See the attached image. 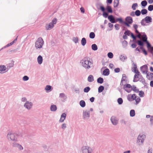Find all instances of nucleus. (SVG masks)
<instances>
[{
    "instance_id": "obj_1",
    "label": "nucleus",
    "mask_w": 153,
    "mask_h": 153,
    "mask_svg": "<svg viewBox=\"0 0 153 153\" xmlns=\"http://www.w3.org/2000/svg\"><path fill=\"white\" fill-rule=\"evenodd\" d=\"M80 63L85 69L88 70L93 66V62L87 58H84L81 60Z\"/></svg>"
},
{
    "instance_id": "obj_2",
    "label": "nucleus",
    "mask_w": 153,
    "mask_h": 153,
    "mask_svg": "<svg viewBox=\"0 0 153 153\" xmlns=\"http://www.w3.org/2000/svg\"><path fill=\"white\" fill-rule=\"evenodd\" d=\"M146 138V135L143 134H140L138 136L136 141V143L139 146H142Z\"/></svg>"
},
{
    "instance_id": "obj_3",
    "label": "nucleus",
    "mask_w": 153,
    "mask_h": 153,
    "mask_svg": "<svg viewBox=\"0 0 153 153\" xmlns=\"http://www.w3.org/2000/svg\"><path fill=\"white\" fill-rule=\"evenodd\" d=\"M140 69L142 73L143 74H146V77L147 78L149 79L150 75H153L152 73H149L148 72V69L147 66L146 65H144L140 68Z\"/></svg>"
},
{
    "instance_id": "obj_4",
    "label": "nucleus",
    "mask_w": 153,
    "mask_h": 153,
    "mask_svg": "<svg viewBox=\"0 0 153 153\" xmlns=\"http://www.w3.org/2000/svg\"><path fill=\"white\" fill-rule=\"evenodd\" d=\"M16 134L9 132L7 135V138L9 141L16 142L17 141V137Z\"/></svg>"
},
{
    "instance_id": "obj_5",
    "label": "nucleus",
    "mask_w": 153,
    "mask_h": 153,
    "mask_svg": "<svg viewBox=\"0 0 153 153\" xmlns=\"http://www.w3.org/2000/svg\"><path fill=\"white\" fill-rule=\"evenodd\" d=\"M44 44V42L43 39L41 37H39L35 42V48L36 49H40L42 47Z\"/></svg>"
},
{
    "instance_id": "obj_6",
    "label": "nucleus",
    "mask_w": 153,
    "mask_h": 153,
    "mask_svg": "<svg viewBox=\"0 0 153 153\" xmlns=\"http://www.w3.org/2000/svg\"><path fill=\"white\" fill-rule=\"evenodd\" d=\"M126 21H123V20H109L112 23H114L116 20H119L120 23L126 25L128 27H129V24H131L133 22V20H125Z\"/></svg>"
},
{
    "instance_id": "obj_7",
    "label": "nucleus",
    "mask_w": 153,
    "mask_h": 153,
    "mask_svg": "<svg viewBox=\"0 0 153 153\" xmlns=\"http://www.w3.org/2000/svg\"><path fill=\"white\" fill-rule=\"evenodd\" d=\"M82 153H92V149L88 146H83L81 148Z\"/></svg>"
},
{
    "instance_id": "obj_8",
    "label": "nucleus",
    "mask_w": 153,
    "mask_h": 153,
    "mask_svg": "<svg viewBox=\"0 0 153 153\" xmlns=\"http://www.w3.org/2000/svg\"><path fill=\"white\" fill-rule=\"evenodd\" d=\"M90 116V111L86 110H83L82 113V117L85 120H88L89 119Z\"/></svg>"
},
{
    "instance_id": "obj_9",
    "label": "nucleus",
    "mask_w": 153,
    "mask_h": 153,
    "mask_svg": "<svg viewBox=\"0 0 153 153\" xmlns=\"http://www.w3.org/2000/svg\"><path fill=\"white\" fill-rule=\"evenodd\" d=\"M57 20H53L52 22H50L48 24H46L45 27L47 30H50L53 28L54 25L57 22Z\"/></svg>"
},
{
    "instance_id": "obj_10",
    "label": "nucleus",
    "mask_w": 153,
    "mask_h": 153,
    "mask_svg": "<svg viewBox=\"0 0 153 153\" xmlns=\"http://www.w3.org/2000/svg\"><path fill=\"white\" fill-rule=\"evenodd\" d=\"M33 103L29 101H27L24 104V107L28 110H30L32 107Z\"/></svg>"
},
{
    "instance_id": "obj_11",
    "label": "nucleus",
    "mask_w": 153,
    "mask_h": 153,
    "mask_svg": "<svg viewBox=\"0 0 153 153\" xmlns=\"http://www.w3.org/2000/svg\"><path fill=\"white\" fill-rule=\"evenodd\" d=\"M137 98V96L135 94H129L127 97V100L130 102L133 101Z\"/></svg>"
},
{
    "instance_id": "obj_12",
    "label": "nucleus",
    "mask_w": 153,
    "mask_h": 153,
    "mask_svg": "<svg viewBox=\"0 0 153 153\" xmlns=\"http://www.w3.org/2000/svg\"><path fill=\"white\" fill-rule=\"evenodd\" d=\"M12 146L14 147H17L20 150H23L24 149L23 147L21 145L16 142H13L12 143Z\"/></svg>"
},
{
    "instance_id": "obj_13",
    "label": "nucleus",
    "mask_w": 153,
    "mask_h": 153,
    "mask_svg": "<svg viewBox=\"0 0 153 153\" xmlns=\"http://www.w3.org/2000/svg\"><path fill=\"white\" fill-rule=\"evenodd\" d=\"M141 14V12L139 10H137L135 12L132 11L130 13V15L134 17L135 16H139Z\"/></svg>"
},
{
    "instance_id": "obj_14",
    "label": "nucleus",
    "mask_w": 153,
    "mask_h": 153,
    "mask_svg": "<svg viewBox=\"0 0 153 153\" xmlns=\"http://www.w3.org/2000/svg\"><path fill=\"white\" fill-rule=\"evenodd\" d=\"M59 97L61 99L62 102H65L67 100V97L64 93H61L59 94Z\"/></svg>"
},
{
    "instance_id": "obj_15",
    "label": "nucleus",
    "mask_w": 153,
    "mask_h": 153,
    "mask_svg": "<svg viewBox=\"0 0 153 153\" xmlns=\"http://www.w3.org/2000/svg\"><path fill=\"white\" fill-rule=\"evenodd\" d=\"M100 10L103 12L102 15L105 18L108 17V13L107 12H105V8L102 6H100Z\"/></svg>"
},
{
    "instance_id": "obj_16",
    "label": "nucleus",
    "mask_w": 153,
    "mask_h": 153,
    "mask_svg": "<svg viewBox=\"0 0 153 153\" xmlns=\"http://www.w3.org/2000/svg\"><path fill=\"white\" fill-rule=\"evenodd\" d=\"M112 123L114 125H116L118 123V120L116 117L114 116L112 117L110 119Z\"/></svg>"
},
{
    "instance_id": "obj_17",
    "label": "nucleus",
    "mask_w": 153,
    "mask_h": 153,
    "mask_svg": "<svg viewBox=\"0 0 153 153\" xmlns=\"http://www.w3.org/2000/svg\"><path fill=\"white\" fill-rule=\"evenodd\" d=\"M152 22L151 20H142L141 22L143 25H148Z\"/></svg>"
},
{
    "instance_id": "obj_18",
    "label": "nucleus",
    "mask_w": 153,
    "mask_h": 153,
    "mask_svg": "<svg viewBox=\"0 0 153 153\" xmlns=\"http://www.w3.org/2000/svg\"><path fill=\"white\" fill-rule=\"evenodd\" d=\"M66 116V114L65 113H62L61 116L59 120V122H63L65 120Z\"/></svg>"
},
{
    "instance_id": "obj_19",
    "label": "nucleus",
    "mask_w": 153,
    "mask_h": 153,
    "mask_svg": "<svg viewBox=\"0 0 153 153\" xmlns=\"http://www.w3.org/2000/svg\"><path fill=\"white\" fill-rule=\"evenodd\" d=\"M6 68L4 65H0V73H4L5 72Z\"/></svg>"
},
{
    "instance_id": "obj_20",
    "label": "nucleus",
    "mask_w": 153,
    "mask_h": 153,
    "mask_svg": "<svg viewBox=\"0 0 153 153\" xmlns=\"http://www.w3.org/2000/svg\"><path fill=\"white\" fill-rule=\"evenodd\" d=\"M45 90L47 93L51 91L52 87L50 85H47L45 88Z\"/></svg>"
},
{
    "instance_id": "obj_21",
    "label": "nucleus",
    "mask_w": 153,
    "mask_h": 153,
    "mask_svg": "<svg viewBox=\"0 0 153 153\" xmlns=\"http://www.w3.org/2000/svg\"><path fill=\"white\" fill-rule=\"evenodd\" d=\"M50 109L51 111L55 112L57 110V107L56 105L52 104L50 106Z\"/></svg>"
},
{
    "instance_id": "obj_22",
    "label": "nucleus",
    "mask_w": 153,
    "mask_h": 153,
    "mask_svg": "<svg viewBox=\"0 0 153 153\" xmlns=\"http://www.w3.org/2000/svg\"><path fill=\"white\" fill-rule=\"evenodd\" d=\"M37 61L39 65H41L43 62V58L41 55H39L37 57Z\"/></svg>"
},
{
    "instance_id": "obj_23",
    "label": "nucleus",
    "mask_w": 153,
    "mask_h": 153,
    "mask_svg": "<svg viewBox=\"0 0 153 153\" xmlns=\"http://www.w3.org/2000/svg\"><path fill=\"white\" fill-rule=\"evenodd\" d=\"M147 48L148 50L151 52L153 51V47H152L151 45L149 42H147Z\"/></svg>"
},
{
    "instance_id": "obj_24",
    "label": "nucleus",
    "mask_w": 153,
    "mask_h": 153,
    "mask_svg": "<svg viewBox=\"0 0 153 153\" xmlns=\"http://www.w3.org/2000/svg\"><path fill=\"white\" fill-rule=\"evenodd\" d=\"M142 37L143 42H146V44H147V42H149L147 40V38L145 34H143L142 36Z\"/></svg>"
},
{
    "instance_id": "obj_25",
    "label": "nucleus",
    "mask_w": 153,
    "mask_h": 153,
    "mask_svg": "<svg viewBox=\"0 0 153 153\" xmlns=\"http://www.w3.org/2000/svg\"><path fill=\"white\" fill-rule=\"evenodd\" d=\"M109 74V71L108 69L106 68L105 69L103 72L102 74L104 76H108Z\"/></svg>"
},
{
    "instance_id": "obj_26",
    "label": "nucleus",
    "mask_w": 153,
    "mask_h": 153,
    "mask_svg": "<svg viewBox=\"0 0 153 153\" xmlns=\"http://www.w3.org/2000/svg\"><path fill=\"white\" fill-rule=\"evenodd\" d=\"M106 10L108 13H111L113 12L111 7L110 6L107 5L106 7Z\"/></svg>"
},
{
    "instance_id": "obj_27",
    "label": "nucleus",
    "mask_w": 153,
    "mask_h": 153,
    "mask_svg": "<svg viewBox=\"0 0 153 153\" xmlns=\"http://www.w3.org/2000/svg\"><path fill=\"white\" fill-rule=\"evenodd\" d=\"M88 80L89 82H91L94 80V77L93 75H90L88 78Z\"/></svg>"
},
{
    "instance_id": "obj_28",
    "label": "nucleus",
    "mask_w": 153,
    "mask_h": 153,
    "mask_svg": "<svg viewBox=\"0 0 153 153\" xmlns=\"http://www.w3.org/2000/svg\"><path fill=\"white\" fill-rule=\"evenodd\" d=\"M79 104L80 106L82 108L84 107L85 106L86 104L85 101L83 100H81L80 101Z\"/></svg>"
},
{
    "instance_id": "obj_29",
    "label": "nucleus",
    "mask_w": 153,
    "mask_h": 153,
    "mask_svg": "<svg viewBox=\"0 0 153 153\" xmlns=\"http://www.w3.org/2000/svg\"><path fill=\"white\" fill-rule=\"evenodd\" d=\"M127 58V56L125 55H121L120 56V59L123 62H124Z\"/></svg>"
},
{
    "instance_id": "obj_30",
    "label": "nucleus",
    "mask_w": 153,
    "mask_h": 153,
    "mask_svg": "<svg viewBox=\"0 0 153 153\" xmlns=\"http://www.w3.org/2000/svg\"><path fill=\"white\" fill-rule=\"evenodd\" d=\"M119 3V0H114L113 2L114 7H117L118 6Z\"/></svg>"
},
{
    "instance_id": "obj_31",
    "label": "nucleus",
    "mask_w": 153,
    "mask_h": 153,
    "mask_svg": "<svg viewBox=\"0 0 153 153\" xmlns=\"http://www.w3.org/2000/svg\"><path fill=\"white\" fill-rule=\"evenodd\" d=\"M140 75V74H135L134 76V79H133V82H137L138 80V76Z\"/></svg>"
},
{
    "instance_id": "obj_32",
    "label": "nucleus",
    "mask_w": 153,
    "mask_h": 153,
    "mask_svg": "<svg viewBox=\"0 0 153 153\" xmlns=\"http://www.w3.org/2000/svg\"><path fill=\"white\" fill-rule=\"evenodd\" d=\"M86 43V39L85 38H83L81 41V45L83 46H85Z\"/></svg>"
},
{
    "instance_id": "obj_33",
    "label": "nucleus",
    "mask_w": 153,
    "mask_h": 153,
    "mask_svg": "<svg viewBox=\"0 0 153 153\" xmlns=\"http://www.w3.org/2000/svg\"><path fill=\"white\" fill-rule=\"evenodd\" d=\"M141 4L142 7H145L147 5V2L146 0H144L141 1Z\"/></svg>"
},
{
    "instance_id": "obj_34",
    "label": "nucleus",
    "mask_w": 153,
    "mask_h": 153,
    "mask_svg": "<svg viewBox=\"0 0 153 153\" xmlns=\"http://www.w3.org/2000/svg\"><path fill=\"white\" fill-rule=\"evenodd\" d=\"M135 114L134 110L133 109L130 110V115L131 117H134L135 116Z\"/></svg>"
},
{
    "instance_id": "obj_35",
    "label": "nucleus",
    "mask_w": 153,
    "mask_h": 153,
    "mask_svg": "<svg viewBox=\"0 0 153 153\" xmlns=\"http://www.w3.org/2000/svg\"><path fill=\"white\" fill-rule=\"evenodd\" d=\"M91 48L94 51L97 50L98 49L97 46L95 44H92L91 45Z\"/></svg>"
},
{
    "instance_id": "obj_36",
    "label": "nucleus",
    "mask_w": 153,
    "mask_h": 153,
    "mask_svg": "<svg viewBox=\"0 0 153 153\" xmlns=\"http://www.w3.org/2000/svg\"><path fill=\"white\" fill-rule=\"evenodd\" d=\"M140 12L142 15H144L147 13L148 11L146 9H142Z\"/></svg>"
},
{
    "instance_id": "obj_37",
    "label": "nucleus",
    "mask_w": 153,
    "mask_h": 153,
    "mask_svg": "<svg viewBox=\"0 0 153 153\" xmlns=\"http://www.w3.org/2000/svg\"><path fill=\"white\" fill-rule=\"evenodd\" d=\"M104 86H100L98 88V92L100 93L102 91L104 90Z\"/></svg>"
},
{
    "instance_id": "obj_38",
    "label": "nucleus",
    "mask_w": 153,
    "mask_h": 153,
    "mask_svg": "<svg viewBox=\"0 0 153 153\" xmlns=\"http://www.w3.org/2000/svg\"><path fill=\"white\" fill-rule=\"evenodd\" d=\"M73 41L76 44L79 42L78 38L77 37H74L73 38Z\"/></svg>"
},
{
    "instance_id": "obj_39",
    "label": "nucleus",
    "mask_w": 153,
    "mask_h": 153,
    "mask_svg": "<svg viewBox=\"0 0 153 153\" xmlns=\"http://www.w3.org/2000/svg\"><path fill=\"white\" fill-rule=\"evenodd\" d=\"M91 88L89 87H86L83 89V91L85 93H88L90 90Z\"/></svg>"
},
{
    "instance_id": "obj_40",
    "label": "nucleus",
    "mask_w": 153,
    "mask_h": 153,
    "mask_svg": "<svg viewBox=\"0 0 153 153\" xmlns=\"http://www.w3.org/2000/svg\"><path fill=\"white\" fill-rule=\"evenodd\" d=\"M97 82L98 83L102 84L103 82V79L102 78L99 77L97 79Z\"/></svg>"
},
{
    "instance_id": "obj_41",
    "label": "nucleus",
    "mask_w": 153,
    "mask_h": 153,
    "mask_svg": "<svg viewBox=\"0 0 153 153\" xmlns=\"http://www.w3.org/2000/svg\"><path fill=\"white\" fill-rule=\"evenodd\" d=\"M95 37V34L94 32H91L89 34V37L91 39H93Z\"/></svg>"
},
{
    "instance_id": "obj_42",
    "label": "nucleus",
    "mask_w": 153,
    "mask_h": 153,
    "mask_svg": "<svg viewBox=\"0 0 153 153\" xmlns=\"http://www.w3.org/2000/svg\"><path fill=\"white\" fill-rule=\"evenodd\" d=\"M67 128V124L65 123H63L61 126V128L63 130H65Z\"/></svg>"
},
{
    "instance_id": "obj_43",
    "label": "nucleus",
    "mask_w": 153,
    "mask_h": 153,
    "mask_svg": "<svg viewBox=\"0 0 153 153\" xmlns=\"http://www.w3.org/2000/svg\"><path fill=\"white\" fill-rule=\"evenodd\" d=\"M122 45L123 48H126L128 45L127 42L125 40L123 41L122 42Z\"/></svg>"
},
{
    "instance_id": "obj_44",
    "label": "nucleus",
    "mask_w": 153,
    "mask_h": 153,
    "mask_svg": "<svg viewBox=\"0 0 153 153\" xmlns=\"http://www.w3.org/2000/svg\"><path fill=\"white\" fill-rule=\"evenodd\" d=\"M140 97H137V98L135 100L136 102L135 104L136 105H137L140 101Z\"/></svg>"
},
{
    "instance_id": "obj_45",
    "label": "nucleus",
    "mask_w": 153,
    "mask_h": 153,
    "mask_svg": "<svg viewBox=\"0 0 153 153\" xmlns=\"http://www.w3.org/2000/svg\"><path fill=\"white\" fill-rule=\"evenodd\" d=\"M117 101L119 105L122 104L123 102V100L121 98H118L117 100Z\"/></svg>"
},
{
    "instance_id": "obj_46",
    "label": "nucleus",
    "mask_w": 153,
    "mask_h": 153,
    "mask_svg": "<svg viewBox=\"0 0 153 153\" xmlns=\"http://www.w3.org/2000/svg\"><path fill=\"white\" fill-rule=\"evenodd\" d=\"M132 90H133L136 93H137L139 91L138 89L134 85H133L132 86Z\"/></svg>"
},
{
    "instance_id": "obj_47",
    "label": "nucleus",
    "mask_w": 153,
    "mask_h": 153,
    "mask_svg": "<svg viewBox=\"0 0 153 153\" xmlns=\"http://www.w3.org/2000/svg\"><path fill=\"white\" fill-rule=\"evenodd\" d=\"M138 6L137 4V3H134L132 4V8L133 10H136V7H137Z\"/></svg>"
},
{
    "instance_id": "obj_48",
    "label": "nucleus",
    "mask_w": 153,
    "mask_h": 153,
    "mask_svg": "<svg viewBox=\"0 0 153 153\" xmlns=\"http://www.w3.org/2000/svg\"><path fill=\"white\" fill-rule=\"evenodd\" d=\"M14 42H11L10 43L7 44L6 46L2 48L1 49V50L3 49L4 48H5L7 47H8L12 45H13L14 44Z\"/></svg>"
},
{
    "instance_id": "obj_49",
    "label": "nucleus",
    "mask_w": 153,
    "mask_h": 153,
    "mask_svg": "<svg viewBox=\"0 0 153 153\" xmlns=\"http://www.w3.org/2000/svg\"><path fill=\"white\" fill-rule=\"evenodd\" d=\"M131 88H132V86H131L129 84H127L123 86L124 89H125L126 88L130 89Z\"/></svg>"
},
{
    "instance_id": "obj_50",
    "label": "nucleus",
    "mask_w": 153,
    "mask_h": 153,
    "mask_svg": "<svg viewBox=\"0 0 153 153\" xmlns=\"http://www.w3.org/2000/svg\"><path fill=\"white\" fill-rule=\"evenodd\" d=\"M126 79V75L125 74H123L122 75V77L121 79V83H122L123 81H125Z\"/></svg>"
},
{
    "instance_id": "obj_51",
    "label": "nucleus",
    "mask_w": 153,
    "mask_h": 153,
    "mask_svg": "<svg viewBox=\"0 0 153 153\" xmlns=\"http://www.w3.org/2000/svg\"><path fill=\"white\" fill-rule=\"evenodd\" d=\"M108 57L111 59L113 57V54L111 52H109L108 54Z\"/></svg>"
},
{
    "instance_id": "obj_52",
    "label": "nucleus",
    "mask_w": 153,
    "mask_h": 153,
    "mask_svg": "<svg viewBox=\"0 0 153 153\" xmlns=\"http://www.w3.org/2000/svg\"><path fill=\"white\" fill-rule=\"evenodd\" d=\"M143 41H142L141 40H138L137 41L138 44L141 46H143Z\"/></svg>"
},
{
    "instance_id": "obj_53",
    "label": "nucleus",
    "mask_w": 153,
    "mask_h": 153,
    "mask_svg": "<svg viewBox=\"0 0 153 153\" xmlns=\"http://www.w3.org/2000/svg\"><path fill=\"white\" fill-rule=\"evenodd\" d=\"M148 10L151 11L153 10V5H150L148 7Z\"/></svg>"
},
{
    "instance_id": "obj_54",
    "label": "nucleus",
    "mask_w": 153,
    "mask_h": 153,
    "mask_svg": "<svg viewBox=\"0 0 153 153\" xmlns=\"http://www.w3.org/2000/svg\"><path fill=\"white\" fill-rule=\"evenodd\" d=\"M29 79V77L27 76H24L22 78V79L24 81H27Z\"/></svg>"
},
{
    "instance_id": "obj_55",
    "label": "nucleus",
    "mask_w": 153,
    "mask_h": 153,
    "mask_svg": "<svg viewBox=\"0 0 153 153\" xmlns=\"http://www.w3.org/2000/svg\"><path fill=\"white\" fill-rule=\"evenodd\" d=\"M125 91L127 92L128 93H129L131 92V91L132 90V87L131 88H126L125 89H124Z\"/></svg>"
},
{
    "instance_id": "obj_56",
    "label": "nucleus",
    "mask_w": 153,
    "mask_h": 153,
    "mask_svg": "<svg viewBox=\"0 0 153 153\" xmlns=\"http://www.w3.org/2000/svg\"><path fill=\"white\" fill-rule=\"evenodd\" d=\"M144 93L143 91H139V95L140 97H143Z\"/></svg>"
},
{
    "instance_id": "obj_57",
    "label": "nucleus",
    "mask_w": 153,
    "mask_h": 153,
    "mask_svg": "<svg viewBox=\"0 0 153 153\" xmlns=\"http://www.w3.org/2000/svg\"><path fill=\"white\" fill-rule=\"evenodd\" d=\"M131 33V32H130L129 31L127 30V31H126L125 32L124 34L125 35H127L128 36H129L130 34Z\"/></svg>"
},
{
    "instance_id": "obj_58",
    "label": "nucleus",
    "mask_w": 153,
    "mask_h": 153,
    "mask_svg": "<svg viewBox=\"0 0 153 153\" xmlns=\"http://www.w3.org/2000/svg\"><path fill=\"white\" fill-rule=\"evenodd\" d=\"M140 48L143 50V52L145 55H147V52L146 51L143 49V47H141Z\"/></svg>"
},
{
    "instance_id": "obj_59",
    "label": "nucleus",
    "mask_w": 153,
    "mask_h": 153,
    "mask_svg": "<svg viewBox=\"0 0 153 153\" xmlns=\"http://www.w3.org/2000/svg\"><path fill=\"white\" fill-rule=\"evenodd\" d=\"M114 71L115 73H118L120 71V69L119 68H117L114 69Z\"/></svg>"
},
{
    "instance_id": "obj_60",
    "label": "nucleus",
    "mask_w": 153,
    "mask_h": 153,
    "mask_svg": "<svg viewBox=\"0 0 153 153\" xmlns=\"http://www.w3.org/2000/svg\"><path fill=\"white\" fill-rule=\"evenodd\" d=\"M108 19H115L113 16L112 15L108 16Z\"/></svg>"
},
{
    "instance_id": "obj_61",
    "label": "nucleus",
    "mask_w": 153,
    "mask_h": 153,
    "mask_svg": "<svg viewBox=\"0 0 153 153\" xmlns=\"http://www.w3.org/2000/svg\"><path fill=\"white\" fill-rule=\"evenodd\" d=\"M21 101L23 102H26V101H27L26 98L25 97H22V98Z\"/></svg>"
},
{
    "instance_id": "obj_62",
    "label": "nucleus",
    "mask_w": 153,
    "mask_h": 153,
    "mask_svg": "<svg viewBox=\"0 0 153 153\" xmlns=\"http://www.w3.org/2000/svg\"><path fill=\"white\" fill-rule=\"evenodd\" d=\"M131 35L132 38L134 40L136 38L135 36H134V34L132 33H130Z\"/></svg>"
},
{
    "instance_id": "obj_63",
    "label": "nucleus",
    "mask_w": 153,
    "mask_h": 153,
    "mask_svg": "<svg viewBox=\"0 0 153 153\" xmlns=\"http://www.w3.org/2000/svg\"><path fill=\"white\" fill-rule=\"evenodd\" d=\"M134 72L136 74H140V72H139L138 71L137 69L134 70Z\"/></svg>"
},
{
    "instance_id": "obj_64",
    "label": "nucleus",
    "mask_w": 153,
    "mask_h": 153,
    "mask_svg": "<svg viewBox=\"0 0 153 153\" xmlns=\"http://www.w3.org/2000/svg\"><path fill=\"white\" fill-rule=\"evenodd\" d=\"M152 148L149 149L148 151V153H152Z\"/></svg>"
}]
</instances>
